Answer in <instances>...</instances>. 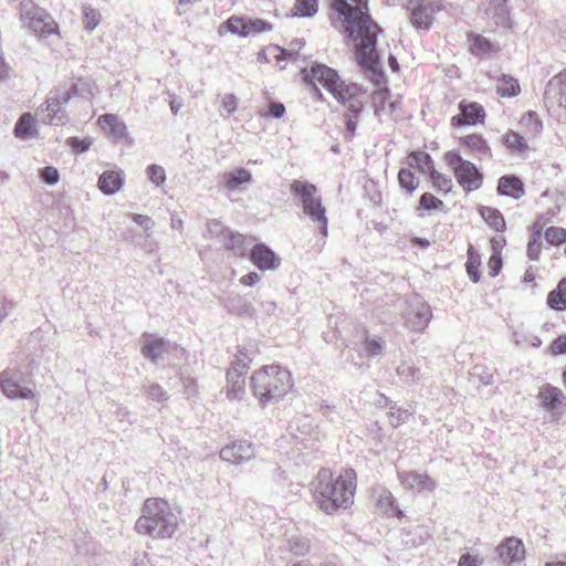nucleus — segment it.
<instances>
[{
  "instance_id": "nucleus-1",
  "label": "nucleus",
  "mask_w": 566,
  "mask_h": 566,
  "mask_svg": "<svg viewBox=\"0 0 566 566\" xmlns=\"http://www.w3.org/2000/svg\"><path fill=\"white\" fill-rule=\"evenodd\" d=\"M332 9L333 25L342 29L347 42L354 44L357 63L370 72L371 81L379 82L382 77L376 50L379 28L368 13L367 0H333Z\"/></svg>"
},
{
  "instance_id": "nucleus-2",
  "label": "nucleus",
  "mask_w": 566,
  "mask_h": 566,
  "mask_svg": "<svg viewBox=\"0 0 566 566\" xmlns=\"http://www.w3.org/2000/svg\"><path fill=\"white\" fill-rule=\"evenodd\" d=\"M303 80L312 86L314 94L323 99V94L317 87L321 84L334 98L347 107L353 116L346 120V138H352L357 128L356 117L364 107L360 87L354 83H345L338 73L325 64L314 63L310 69L302 70Z\"/></svg>"
},
{
  "instance_id": "nucleus-3",
  "label": "nucleus",
  "mask_w": 566,
  "mask_h": 566,
  "mask_svg": "<svg viewBox=\"0 0 566 566\" xmlns=\"http://www.w3.org/2000/svg\"><path fill=\"white\" fill-rule=\"evenodd\" d=\"M314 501L326 514L346 510L354 503L356 472L345 469L338 475L328 469H322L314 481Z\"/></svg>"
},
{
  "instance_id": "nucleus-4",
  "label": "nucleus",
  "mask_w": 566,
  "mask_h": 566,
  "mask_svg": "<svg viewBox=\"0 0 566 566\" xmlns=\"http://www.w3.org/2000/svg\"><path fill=\"white\" fill-rule=\"evenodd\" d=\"M252 391L261 407L280 401L293 387L291 373L277 365L265 366L251 378Z\"/></svg>"
},
{
  "instance_id": "nucleus-5",
  "label": "nucleus",
  "mask_w": 566,
  "mask_h": 566,
  "mask_svg": "<svg viewBox=\"0 0 566 566\" xmlns=\"http://www.w3.org/2000/svg\"><path fill=\"white\" fill-rule=\"evenodd\" d=\"M177 530V517L169 504L160 499L145 501L142 516L135 523V531L153 537H171Z\"/></svg>"
},
{
  "instance_id": "nucleus-6",
  "label": "nucleus",
  "mask_w": 566,
  "mask_h": 566,
  "mask_svg": "<svg viewBox=\"0 0 566 566\" xmlns=\"http://www.w3.org/2000/svg\"><path fill=\"white\" fill-rule=\"evenodd\" d=\"M291 191L297 198L304 214L319 227L322 235H327L326 209L322 205L316 186L307 181L294 180Z\"/></svg>"
},
{
  "instance_id": "nucleus-7",
  "label": "nucleus",
  "mask_w": 566,
  "mask_h": 566,
  "mask_svg": "<svg viewBox=\"0 0 566 566\" xmlns=\"http://www.w3.org/2000/svg\"><path fill=\"white\" fill-rule=\"evenodd\" d=\"M20 19L22 24L34 32L39 38H46L57 33V23L33 0H20Z\"/></svg>"
},
{
  "instance_id": "nucleus-8",
  "label": "nucleus",
  "mask_w": 566,
  "mask_h": 566,
  "mask_svg": "<svg viewBox=\"0 0 566 566\" xmlns=\"http://www.w3.org/2000/svg\"><path fill=\"white\" fill-rule=\"evenodd\" d=\"M76 93L75 86L70 88H56L50 93V96L36 112V115L49 125L61 126L66 122V114L63 106Z\"/></svg>"
},
{
  "instance_id": "nucleus-9",
  "label": "nucleus",
  "mask_w": 566,
  "mask_h": 566,
  "mask_svg": "<svg viewBox=\"0 0 566 566\" xmlns=\"http://www.w3.org/2000/svg\"><path fill=\"white\" fill-rule=\"evenodd\" d=\"M406 8L410 11L412 27L428 31L443 4L442 0H407Z\"/></svg>"
},
{
  "instance_id": "nucleus-10",
  "label": "nucleus",
  "mask_w": 566,
  "mask_h": 566,
  "mask_svg": "<svg viewBox=\"0 0 566 566\" xmlns=\"http://www.w3.org/2000/svg\"><path fill=\"white\" fill-rule=\"evenodd\" d=\"M0 389L9 399L33 400L36 397L34 388L21 385L15 374L8 368L0 373Z\"/></svg>"
},
{
  "instance_id": "nucleus-11",
  "label": "nucleus",
  "mask_w": 566,
  "mask_h": 566,
  "mask_svg": "<svg viewBox=\"0 0 566 566\" xmlns=\"http://www.w3.org/2000/svg\"><path fill=\"white\" fill-rule=\"evenodd\" d=\"M538 400L541 406L554 416L562 415L566 408V397L563 391L549 384H545L539 388Z\"/></svg>"
},
{
  "instance_id": "nucleus-12",
  "label": "nucleus",
  "mask_w": 566,
  "mask_h": 566,
  "mask_svg": "<svg viewBox=\"0 0 566 566\" xmlns=\"http://www.w3.org/2000/svg\"><path fill=\"white\" fill-rule=\"evenodd\" d=\"M432 318L431 308L420 300L410 303L406 313V325L417 333H422Z\"/></svg>"
},
{
  "instance_id": "nucleus-13",
  "label": "nucleus",
  "mask_w": 566,
  "mask_h": 566,
  "mask_svg": "<svg viewBox=\"0 0 566 566\" xmlns=\"http://www.w3.org/2000/svg\"><path fill=\"white\" fill-rule=\"evenodd\" d=\"M255 454L254 447L247 440H238L226 446L220 451V458L231 464H241L251 460Z\"/></svg>"
},
{
  "instance_id": "nucleus-14",
  "label": "nucleus",
  "mask_w": 566,
  "mask_h": 566,
  "mask_svg": "<svg viewBox=\"0 0 566 566\" xmlns=\"http://www.w3.org/2000/svg\"><path fill=\"white\" fill-rule=\"evenodd\" d=\"M460 114L451 118V125L460 127L482 123L485 117L483 107L476 102L462 101L459 104Z\"/></svg>"
},
{
  "instance_id": "nucleus-15",
  "label": "nucleus",
  "mask_w": 566,
  "mask_h": 566,
  "mask_svg": "<svg viewBox=\"0 0 566 566\" xmlns=\"http://www.w3.org/2000/svg\"><path fill=\"white\" fill-rule=\"evenodd\" d=\"M398 480L405 490H415L419 492H432L437 483L426 473L417 471H399Z\"/></svg>"
},
{
  "instance_id": "nucleus-16",
  "label": "nucleus",
  "mask_w": 566,
  "mask_h": 566,
  "mask_svg": "<svg viewBox=\"0 0 566 566\" xmlns=\"http://www.w3.org/2000/svg\"><path fill=\"white\" fill-rule=\"evenodd\" d=\"M454 177L465 191L476 190L483 182V175L478 170L475 165L469 160L457 167Z\"/></svg>"
},
{
  "instance_id": "nucleus-17",
  "label": "nucleus",
  "mask_w": 566,
  "mask_h": 566,
  "mask_svg": "<svg viewBox=\"0 0 566 566\" xmlns=\"http://www.w3.org/2000/svg\"><path fill=\"white\" fill-rule=\"evenodd\" d=\"M496 553L504 565L518 563L524 559V544L520 538L507 537L496 547Z\"/></svg>"
},
{
  "instance_id": "nucleus-18",
  "label": "nucleus",
  "mask_w": 566,
  "mask_h": 566,
  "mask_svg": "<svg viewBox=\"0 0 566 566\" xmlns=\"http://www.w3.org/2000/svg\"><path fill=\"white\" fill-rule=\"evenodd\" d=\"M144 345L142 354L145 358L156 363L158 359L164 358V355L169 353L175 346L165 338L157 337L150 334H144Z\"/></svg>"
},
{
  "instance_id": "nucleus-19",
  "label": "nucleus",
  "mask_w": 566,
  "mask_h": 566,
  "mask_svg": "<svg viewBox=\"0 0 566 566\" xmlns=\"http://www.w3.org/2000/svg\"><path fill=\"white\" fill-rule=\"evenodd\" d=\"M250 259L260 270H274L280 265V258L265 244H255Z\"/></svg>"
},
{
  "instance_id": "nucleus-20",
  "label": "nucleus",
  "mask_w": 566,
  "mask_h": 566,
  "mask_svg": "<svg viewBox=\"0 0 566 566\" xmlns=\"http://www.w3.org/2000/svg\"><path fill=\"white\" fill-rule=\"evenodd\" d=\"M124 181L123 170H106L99 176L97 187L104 195L112 196L123 188Z\"/></svg>"
},
{
  "instance_id": "nucleus-21",
  "label": "nucleus",
  "mask_w": 566,
  "mask_h": 566,
  "mask_svg": "<svg viewBox=\"0 0 566 566\" xmlns=\"http://www.w3.org/2000/svg\"><path fill=\"white\" fill-rule=\"evenodd\" d=\"M98 124L101 128L109 135L114 142L124 140L127 138V127L114 114H104L98 117Z\"/></svg>"
},
{
  "instance_id": "nucleus-22",
  "label": "nucleus",
  "mask_w": 566,
  "mask_h": 566,
  "mask_svg": "<svg viewBox=\"0 0 566 566\" xmlns=\"http://www.w3.org/2000/svg\"><path fill=\"white\" fill-rule=\"evenodd\" d=\"M223 187L229 190H245L253 182L251 172L245 168H238L223 174Z\"/></svg>"
},
{
  "instance_id": "nucleus-23",
  "label": "nucleus",
  "mask_w": 566,
  "mask_h": 566,
  "mask_svg": "<svg viewBox=\"0 0 566 566\" xmlns=\"http://www.w3.org/2000/svg\"><path fill=\"white\" fill-rule=\"evenodd\" d=\"M484 11L496 25H505L509 22L510 10L507 0H489Z\"/></svg>"
},
{
  "instance_id": "nucleus-24",
  "label": "nucleus",
  "mask_w": 566,
  "mask_h": 566,
  "mask_svg": "<svg viewBox=\"0 0 566 566\" xmlns=\"http://www.w3.org/2000/svg\"><path fill=\"white\" fill-rule=\"evenodd\" d=\"M497 192L502 196L520 199L524 195V186L516 176H503L499 179Z\"/></svg>"
},
{
  "instance_id": "nucleus-25",
  "label": "nucleus",
  "mask_w": 566,
  "mask_h": 566,
  "mask_svg": "<svg viewBox=\"0 0 566 566\" xmlns=\"http://www.w3.org/2000/svg\"><path fill=\"white\" fill-rule=\"evenodd\" d=\"M462 143L479 158H490L492 156L491 148L481 135L472 134L462 138Z\"/></svg>"
},
{
  "instance_id": "nucleus-26",
  "label": "nucleus",
  "mask_w": 566,
  "mask_h": 566,
  "mask_svg": "<svg viewBox=\"0 0 566 566\" xmlns=\"http://www.w3.org/2000/svg\"><path fill=\"white\" fill-rule=\"evenodd\" d=\"M469 42H470V51L478 56H489L493 52L497 51V48L495 44L490 42L486 38L480 35L470 33L469 34Z\"/></svg>"
},
{
  "instance_id": "nucleus-27",
  "label": "nucleus",
  "mask_w": 566,
  "mask_h": 566,
  "mask_svg": "<svg viewBox=\"0 0 566 566\" xmlns=\"http://www.w3.org/2000/svg\"><path fill=\"white\" fill-rule=\"evenodd\" d=\"M396 371L400 380L407 385L416 384L422 378L420 368L412 361H401Z\"/></svg>"
},
{
  "instance_id": "nucleus-28",
  "label": "nucleus",
  "mask_w": 566,
  "mask_h": 566,
  "mask_svg": "<svg viewBox=\"0 0 566 566\" xmlns=\"http://www.w3.org/2000/svg\"><path fill=\"white\" fill-rule=\"evenodd\" d=\"M408 164L410 167L417 168L422 174H431L434 170L433 160L426 151H412L408 156Z\"/></svg>"
},
{
  "instance_id": "nucleus-29",
  "label": "nucleus",
  "mask_w": 566,
  "mask_h": 566,
  "mask_svg": "<svg viewBox=\"0 0 566 566\" xmlns=\"http://www.w3.org/2000/svg\"><path fill=\"white\" fill-rule=\"evenodd\" d=\"M377 507L385 514H394L401 518L403 513L399 510L398 504L394 495L389 491H380L377 495Z\"/></svg>"
},
{
  "instance_id": "nucleus-30",
  "label": "nucleus",
  "mask_w": 566,
  "mask_h": 566,
  "mask_svg": "<svg viewBox=\"0 0 566 566\" xmlns=\"http://www.w3.org/2000/svg\"><path fill=\"white\" fill-rule=\"evenodd\" d=\"M228 389L227 396L229 399H241L245 395V378L240 374H227Z\"/></svg>"
},
{
  "instance_id": "nucleus-31",
  "label": "nucleus",
  "mask_w": 566,
  "mask_h": 566,
  "mask_svg": "<svg viewBox=\"0 0 566 566\" xmlns=\"http://www.w3.org/2000/svg\"><path fill=\"white\" fill-rule=\"evenodd\" d=\"M547 304L557 311L566 308V279L560 280L557 289L548 293Z\"/></svg>"
},
{
  "instance_id": "nucleus-32",
  "label": "nucleus",
  "mask_w": 566,
  "mask_h": 566,
  "mask_svg": "<svg viewBox=\"0 0 566 566\" xmlns=\"http://www.w3.org/2000/svg\"><path fill=\"white\" fill-rule=\"evenodd\" d=\"M481 217L488 222V224L494 230L502 232L505 229V221L502 213L491 207H482L480 209Z\"/></svg>"
},
{
  "instance_id": "nucleus-33",
  "label": "nucleus",
  "mask_w": 566,
  "mask_h": 566,
  "mask_svg": "<svg viewBox=\"0 0 566 566\" xmlns=\"http://www.w3.org/2000/svg\"><path fill=\"white\" fill-rule=\"evenodd\" d=\"M496 91L501 96L512 97L520 93V84L516 78L503 75L497 81Z\"/></svg>"
},
{
  "instance_id": "nucleus-34",
  "label": "nucleus",
  "mask_w": 566,
  "mask_h": 566,
  "mask_svg": "<svg viewBox=\"0 0 566 566\" xmlns=\"http://www.w3.org/2000/svg\"><path fill=\"white\" fill-rule=\"evenodd\" d=\"M291 434L301 441L305 440L307 436L311 434L313 424L312 420L308 417H303L296 421H293L290 424Z\"/></svg>"
},
{
  "instance_id": "nucleus-35",
  "label": "nucleus",
  "mask_w": 566,
  "mask_h": 566,
  "mask_svg": "<svg viewBox=\"0 0 566 566\" xmlns=\"http://www.w3.org/2000/svg\"><path fill=\"white\" fill-rule=\"evenodd\" d=\"M251 360L252 358L247 353H244L242 349H239V354L233 359L231 367L229 368L227 374H240L242 376H245L248 369L250 368Z\"/></svg>"
},
{
  "instance_id": "nucleus-36",
  "label": "nucleus",
  "mask_w": 566,
  "mask_h": 566,
  "mask_svg": "<svg viewBox=\"0 0 566 566\" xmlns=\"http://www.w3.org/2000/svg\"><path fill=\"white\" fill-rule=\"evenodd\" d=\"M503 143L507 149L517 154H524L527 149L524 137L513 130L506 133Z\"/></svg>"
},
{
  "instance_id": "nucleus-37",
  "label": "nucleus",
  "mask_w": 566,
  "mask_h": 566,
  "mask_svg": "<svg viewBox=\"0 0 566 566\" xmlns=\"http://www.w3.org/2000/svg\"><path fill=\"white\" fill-rule=\"evenodd\" d=\"M479 265H480V255L473 249V247H470L468 250V261H467L465 266H467L468 275L473 283H478L480 281Z\"/></svg>"
},
{
  "instance_id": "nucleus-38",
  "label": "nucleus",
  "mask_w": 566,
  "mask_h": 566,
  "mask_svg": "<svg viewBox=\"0 0 566 566\" xmlns=\"http://www.w3.org/2000/svg\"><path fill=\"white\" fill-rule=\"evenodd\" d=\"M33 130V117L30 113H24L18 119L14 134L17 137L27 138L32 135Z\"/></svg>"
},
{
  "instance_id": "nucleus-39",
  "label": "nucleus",
  "mask_w": 566,
  "mask_h": 566,
  "mask_svg": "<svg viewBox=\"0 0 566 566\" xmlns=\"http://www.w3.org/2000/svg\"><path fill=\"white\" fill-rule=\"evenodd\" d=\"M317 12V0H296L293 14L297 17H313Z\"/></svg>"
},
{
  "instance_id": "nucleus-40",
  "label": "nucleus",
  "mask_w": 566,
  "mask_h": 566,
  "mask_svg": "<svg viewBox=\"0 0 566 566\" xmlns=\"http://www.w3.org/2000/svg\"><path fill=\"white\" fill-rule=\"evenodd\" d=\"M101 22V13L98 10L84 6L83 7V24L87 32H92Z\"/></svg>"
},
{
  "instance_id": "nucleus-41",
  "label": "nucleus",
  "mask_w": 566,
  "mask_h": 566,
  "mask_svg": "<svg viewBox=\"0 0 566 566\" xmlns=\"http://www.w3.org/2000/svg\"><path fill=\"white\" fill-rule=\"evenodd\" d=\"M541 232L542 226L538 222H535L533 226V238L527 244V256L531 260H538L541 253V243L538 242Z\"/></svg>"
},
{
  "instance_id": "nucleus-42",
  "label": "nucleus",
  "mask_w": 566,
  "mask_h": 566,
  "mask_svg": "<svg viewBox=\"0 0 566 566\" xmlns=\"http://www.w3.org/2000/svg\"><path fill=\"white\" fill-rule=\"evenodd\" d=\"M398 180H399L400 186L403 189H406L409 193L415 191L419 185V181L416 178V176L413 175V172H411L407 168H401L399 170Z\"/></svg>"
},
{
  "instance_id": "nucleus-43",
  "label": "nucleus",
  "mask_w": 566,
  "mask_h": 566,
  "mask_svg": "<svg viewBox=\"0 0 566 566\" xmlns=\"http://www.w3.org/2000/svg\"><path fill=\"white\" fill-rule=\"evenodd\" d=\"M412 413L413 410L390 407L389 422L392 427L397 428L407 422Z\"/></svg>"
},
{
  "instance_id": "nucleus-44",
  "label": "nucleus",
  "mask_w": 566,
  "mask_h": 566,
  "mask_svg": "<svg viewBox=\"0 0 566 566\" xmlns=\"http://www.w3.org/2000/svg\"><path fill=\"white\" fill-rule=\"evenodd\" d=\"M385 343L378 338L366 336L363 348L368 357H375L382 353Z\"/></svg>"
},
{
  "instance_id": "nucleus-45",
  "label": "nucleus",
  "mask_w": 566,
  "mask_h": 566,
  "mask_svg": "<svg viewBox=\"0 0 566 566\" xmlns=\"http://www.w3.org/2000/svg\"><path fill=\"white\" fill-rule=\"evenodd\" d=\"M433 187L447 193L452 189V180L449 176L440 174L436 169L430 174Z\"/></svg>"
},
{
  "instance_id": "nucleus-46",
  "label": "nucleus",
  "mask_w": 566,
  "mask_h": 566,
  "mask_svg": "<svg viewBox=\"0 0 566 566\" xmlns=\"http://www.w3.org/2000/svg\"><path fill=\"white\" fill-rule=\"evenodd\" d=\"M227 29L233 33L241 36H248L249 31H247V20L243 18L231 17L226 22Z\"/></svg>"
},
{
  "instance_id": "nucleus-47",
  "label": "nucleus",
  "mask_w": 566,
  "mask_h": 566,
  "mask_svg": "<svg viewBox=\"0 0 566 566\" xmlns=\"http://www.w3.org/2000/svg\"><path fill=\"white\" fill-rule=\"evenodd\" d=\"M544 237L548 243L559 245L566 240V231L562 228L549 227L545 230Z\"/></svg>"
},
{
  "instance_id": "nucleus-48",
  "label": "nucleus",
  "mask_w": 566,
  "mask_h": 566,
  "mask_svg": "<svg viewBox=\"0 0 566 566\" xmlns=\"http://www.w3.org/2000/svg\"><path fill=\"white\" fill-rule=\"evenodd\" d=\"M521 124L528 128V132L533 135H536L542 130V123L534 112H528L524 115L521 119Z\"/></svg>"
},
{
  "instance_id": "nucleus-49",
  "label": "nucleus",
  "mask_w": 566,
  "mask_h": 566,
  "mask_svg": "<svg viewBox=\"0 0 566 566\" xmlns=\"http://www.w3.org/2000/svg\"><path fill=\"white\" fill-rule=\"evenodd\" d=\"M149 180L157 187L161 186L166 180L165 169L159 165H150L147 168Z\"/></svg>"
},
{
  "instance_id": "nucleus-50",
  "label": "nucleus",
  "mask_w": 566,
  "mask_h": 566,
  "mask_svg": "<svg viewBox=\"0 0 566 566\" xmlns=\"http://www.w3.org/2000/svg\"><path fill=\"white\" fill-rule=\"evenodd\" d=\"M272 29V25L262 19L247 20V31L249 35H255L261 32H266Z\"/></svg>"
},
{
  "instance_id": "nucleus-51",
  "label": "nucleus",
  "mask_w": 566,
  "mask_h": 566,
  "mask_svg": "<svg viewBox=\"0 0 566 566\" xmlns=\"http://www.w3.org/2000/svg\"><path fill=\"white\" fill-rule=\"evenodd\" d=\"M419 205H420V208H422L424 210H431V209H440L442 207L443 202L439 198L434 197L433 195H431L429 192H424L420 197Z\"/></svg>"
},
{
  "instance_id": "nucleus-52",
  "label": "nucleus",
  "mask_w": 566,
  "mask_h": 566,
  "mask_svg": "<svg viewBox=\"0 0 566 566\" xmlns=\"http://www.w3.org/2000/svg\"><path fill=\"white\" fill-rule=\"evenodd\" d=\"M290 549L295 555H304L310 549V542L306 538L293 537L290 539Z\"/></svg>"
},
{
  "instance_id": "nucleus-53",
  "label": "nucleus",
  "mask_w": 566,
  "mask_h": 566,
  "mask_svg": "<svg viewBox=\"0 0 566 566\" xmlns=\"http://www.w3.org/2000/svg\"><path fill=\"white\" fill-rule=\"evenodd\" d=\"M222 108L229 114H233L238 108V97L234 94L218 95Z\"/></svg>"
},
{
  "instance_id": "nucleus-54",
  "label": "nucleus",
  "mask_w": 566,
  "mask_h": 566,
  "mask_svg": "<svg viewBox=\"0 0 566 566\" xmlns=\"http://www.w3.org/2000/svg\"><path fill=\"white\" fill-rule=\"evenodd\" d=\"M244 237L240 233L230 232L228 235L227 247L231 249L237 254H243V245Z\"/></svg>"
},
{
  "instance_id": "nucleus-55",
  "label": "nucleus",
  "mask_w": 566,
  "mask_h": 566,
  "mask_svg": "<svg viewBox=\"0 0 566 566\" xmlns=\"http://www.w3.org/2000/svg\"><path fill=\"white\" fill-rule=\"evenodd\" d=\"M67 145L75 151V153H84L90 149L92 145L91 138H84L80 139L77 137H71L67 139Z\"/></svg>"
},
{
  "instance_id": "nucleus-56",
  "label": "nucleus",
  "mask_w": 566,
  "mask_h": 566,
  "mask_svg": "<svg viewBox=\"0 0 566 566\" xmlns=\"http://www.w3.org/2000/svg\"><path fill=\"white\" fill-rule=\"evenodd\" d=\"M148 398L154 401H165L168 399L167 391L158 384H151L148 387Z\"/></svg>"
},
{
  "instance_id": "nucleus-57",
  "label": "nucleus",
  "mask_w": 566,
  "mask_h": 566,
  "mask_svg": "<svg viewBox=\"0 0 566 566\" xmlns=\"http://www.w3.org/2000/svg\"><path fill=\"white\" fill-rule=\"evenodd\" d=\"M40 177L44 182L49 185H55L60 179V174L56 168L48 166L41 170Z\"/></svg>"
},
{
  "instance_id": "nucleus-58",
  "label": "nucleus",
  "mask_w": 566,
  "mask_h": 566,
  "mask_svg": "<svg viewBox=\"0 0 566 566\" xmlns=\"http://www.w3.org/2000/svg\"><path fill=\"white\" fill-rule=\"evenodd\" d=\"M483 558L479 555L463 554L459 559L458 566H481Z\"/></svg>"
},
{
  "instance_id": "nucleus-59",
  "label": "nucleus",
  "mask_w": 566,
  "mask_h": 566,
  "mask_svg": "<svg viewBox=\"0 0 566 566\" xmlns=\"http://www.w3.org/2000/svg\"><path fill=\"white\" fill-rule=\"evenodd\" d=\"M444 160L448 163V165L453 167V171L455 172L457 167H459L462 163H465L467 160L462 159L459 151L451 150L446 153Z\"/></svg>"
},
{
  "instance_id": "nucleus-60",
  "label": "nucleus",
  "mask_w": 566,
  "mask_h": 566,
  "mask_svg": "<svg viewBox=\"0 0 566 566\" xmlns=\"http://www.w3.org/2000/svg\"><path fill=\"white\" fill-rule=\"evenodd\" d=\"M474 375L480 378V381L484 386L491 385L493 382V374L480 366L474 367Z\"/></svg>"
},
{
  "instance_id": "nucleus-61",
  "label": "nucleus",
  "mask_w": 566,
  "mask_h": 566,
  "mask_svg": "<svg viewBox=\"0 0 566 566\" xmlns=\"http://www.w3.org/2000/svg\"><path fill=\"white\" fill-rule=\"evenodd\" d=\"M554 355L566 354V335L557 337L551 345Z\"/></svg>"
},
{
  "instance_id": "nucleus-62",
  "label": "nucleus",
  "mask_w": 566,
  "mask_h": 566,
  "mask_svg": "<svg viewBox=\"0 0 566 566\" xmlns=\"http://www.w3.org/2000/svg\"><path fill=\"white\" fill-rule=\"evenodd\" d=\"M133 220L140 227L144 228L145 231H151L154 227V221L145 214H133Z\"/></svg>"
},
{
  "instance_id": "nucleus-63",
  "label": "nucleus",
  "mask_w": 566,
  "mask_h": 566,
  "mask_svg": "<svg viewBox=\"0 0 566 566\" xmlns=\"http://www.w3.org/2000/svg\"><path fill=\"white\" fill-rule=\"evenodd\" d=\"M182 385L185 387V391L188 396V398L193 397L197 395V381L196 379L191 377H184L182 378Z\"/></svg>"
},
{
  "instance_id": "nucleus-64",
  "label": "nucleus",
  "mask_w": 566,
  "mask_h": 566,
  "mask_svg": "<svg viewBox=\"0 0 566 566\" xmlns=\"http://www.w3.org/2000/svg\"><path fill=\"white\" fill-rule=\"evenodd\" d=\"M502 268V260L499 255H492L489 260L490 275L496 276Z\"/></svg>"
}]
</instances>
